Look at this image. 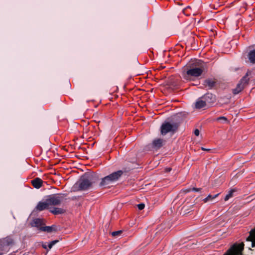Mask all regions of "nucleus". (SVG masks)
Segmentation results:
<instances>
[{
  "mask_svg": "<svg viewBox=\"0 0 255 255\" xmlns=\"http://www.w3.org/2000/svg\"><path fill=\"white\" fill-rule=\"evenodd\" d=\"M4 253H0V255H3Z\"/></svg>",
  "mask_w": 255,
  "mask_h": 255,
  "instance_id": "2f4dec72",
  "label": "nucleus"
},
{
  "mask_svg": "<svg viewBox=\"0 0 255 255\" xmlns=\"http://www.w3.org/2000/svg\"><path fill=\"white\" fill-rule=\"evenodd\" d=\"M207 106L204 100L202 98H199L195 103V107L197 109H201Z\"/></svg>",
  "mask_w": 255,
  "mask_h": 255,
  "instance_id": "4468645a",
  "label": "nucleus"
},
{
  "mask_svg": "<svg viewBox=\"0 0 255 255\" xmlns=\"http://www.w3.org/2000/svg\"><path fill=\"white\" fill-rule=\"evenodd\" d=\"M251 73L250 72H247L246 74L241 79L239 83L241 85H243L245 87L246 85L248 84L249 81V78L248 76Z\"/></svg>",
  "mask_w": 255,
  "mask_h": 255,
  "instance_id": "dca6fc26",
  "label": "nucleus"
},
{
  "mask_svg": "<svg viewBox=\"0 0 255 255\" xmlns=\"http://www.w3.org/2000/svg\"><path fill=\"white\" fill-rule=\"evenodd\" d=\"M235 192H236V190L235 189H232L230 191H229L228 193L226 195V196H225V197L224 198V200L225 201H227L230 198H231V197H233V194Z\"/></svg>",
  "mask_w": 255,
  "mask_h": 255,
  "instance_id": "412c9836",
  "label": "nucleus"
},
{
  "mask_svg": "<svg viewBox=\"0 0 255 255\" xmlns=\"http://www.w3.org/2000/svg\"><path fill=\"white\" fill-rule=\"evenodd\" d=\"M248 56L250 62L252 64H255V50L250 51Z\"/></svg>",
  "mask_w": 255,
  "mask_h": 255,
  "instance_id": "a211bd4d",
  "label": "nucleus"
},
{
  "mask_svg": "<svg viewBox=\"0 0 255 255\" xmlns=\"http://www.w3.org/2000/svg\"><path fill=\"white\" fill-rule=\"evenodd\" d=\"M165 170L167 172H169L171 170V168H167L165 169Z\"/></svg>",
  "mask_w": 255,
  "mask_h": 255,
  "instance_id": "c756f323",
  "label": "nucleus"
},
{
  "mask_svg": "<svg viewBox=\"0 0 255 255\" xmlns=\"http://www.w3.org/2000/svg\"><path fill=\"white\" fill-rule=\"evenodd\" d=\"M217 121L220 122L222 124L229 123V121L227 118L224 116L219 117L216 119Z\"/></svg>",
  "mask_w": 255,
  "mask_h": 255,
  "instance_id": "4be33fe9",
  "label": "nucleus"
},
{
  "mask_svg": "<svg viewBox=\"0 0 255 255\" xmlns=\"http://www.w3.org/2000/svg\"><path fill=\"white\" fill-rule=\"evenodd\" d=\"M39 230L47 233L56 232L58 230L57 226L55 225L51 226L41 227L39 228Z\"/></svg>",
  "mask_w": 255,
  "mask_h": 255,
  "instance_id": "9b49d317",
  "label": "nucleus"
},
{
  "mask_svg": "<svg viewBox=\"0 0 255 255\" xmlns=\"http://www.w3.org/2000/svg\"><path fill=\"white\" fill-rule=\"evenodd\" d=\"M244 244H235L232 246L227 251L224 255H243V251L244 250Z\"/></svg>",
  "mask_w": 255,
  "mask_h": 255,
  "instance_id": "39448f33",
  "label": "nucleus"
},
{
  "mask_svg": "<svg viewBox=\"0 0 255 255\" xmlns=\"http://www.w3.org/2000/svg\"><path fill=\"white\" fill-rule=\"evenodd\" d=\"M204 71V67L203 65L200 67H190L186 71V78H190L191 77H198L201 75Z\"/></svg>",
  "mask_w": 255,
  "mask_h": 255,
  "instance_id": "423d86ee",
  "label": "nucleus"
},
{
  "mask_svg": "<svg viewBox=\"0 0 255 255\" xmlns=\"http://www.w3.org/2000/svg\"><path fill=\"white\" fill-rule=\"evenodd\" d=\"M245 87L241 85L239 83L237 84L236 88L233 90V93L234 95H236L241 92L244 89Z\"/></svg>",
  "mask_w": 255,
  "mask_h": 255,
  "instance_id": "6ab92c4d",
  "label": "nucleus"
},
{
  "mask_svg": "<svg viewBox=\"0 0 255 255\" xmlns=\"http://www.w3.org/2000/svg\"><path fill=\"white\" fill-rule=\"evenodd\" d=\"M165 140L161 138H156L153 140L152 147L155 149H158L165 144Z\"/></svg>",
  "mask_w": 255,
  "mask_h": 255,
  "instance_id": "6e6552de",
  "label": "nucleus"
},
{
  "mask_svg": "<svg viewBox=\"0 0 255 255\" xmlns=\"http://www.w3.org/2000/svg\"><path fill=\"white\" fill-rule=\"evenodd\" d=\"M122 232H123L121 230L113 232L112 233V235L113 237H118L120 236L122 234Z\"/></svg>",
  "mask_w": 255,
  "mask_h": 255,
  "instance_id": "b1692460",
  "label": "nucleus"
},
{
  "mask_svg": "<svg viewBox=\"0 0 255 255\" xmlns=\"http://www.w3.org/2000/svg\"><path fill=\"white\" fill-rule=\"evenodd\" d=\"M31 225L32 227L40 228L43 225V221L41 219L36 218L32 221V222L31 223Z\"/></svg>",
  "mask_w": 255,
  "mask_h": 255,
  "instance_id": "2eb2a0df",
  "label": "nucleus"
},
{
  "mask_svg": "<svg viewBox=\"0 0 255 255\" xmlns=\"http://www.w3.org/2000/svg\"><path fill=\"white\" fill-rule=\"evenodd\" d=\"M47 247L48 248V250L51 249L52 248V245L50 244V243H49V244H47Z\"/></svg>",
  "mask_w": 255,
  "mask_h": 255,
  "instance_id": "c85d7f7f",
  "label": "nucleus"
},
{
  "mask_svg": "<svg viewBox=\"0 0 255 255\" xmlns=\"http://www.w3.org/2000/svg\"><path fill=\"white\" fill-rule=\"evenodd\" d=\"M31 184L34 188L39 189L42 186L43 181L37 177L31 181Z\"/></svg>",
  "mask_w": 255,
  "mask_h": 255,
  "instance_id": "ddd939ff",
  "label": "nucleus"
},
{
  "mask_svg": "<svg viewBox=\"0 0 255 255\" xmlns=\"http://www.w3.org/2000/svg\"><path fill=\"white\" fill-rule=\"evenodd\" d=\"M199 133H200V131L199 130V129H196L195 130H194V134L196 135V136H198L199 135Z\"/></svg>",
  "mask_w": 255,
  "mask_h": 255,
  "instance_id": "a878e982",
  "label": "nucleus"
},
{
  "mask_svg": "<svg viewBox=\"0 0 255 255\" xmlns=\"http://www.w3.org/2000/svg\"><path fill=\"white\" fill-rule=\"evenodd\" d=\"M67 196L66 194H54L50 195L47 198L49 206H58L60 205Z\"/></svg>",
  "mask_w": 255,
  "mask_h": 255,
  "instance_id": "20e7f679",
  "label": "nucleus"
},
{
  "mask_svg": "<svg viewBox=\"0 0 255 255\" xmlns=\"http://www.w3.org/2000/svg\"><path fill=\"white\" fill-rule=\"evenodd\" d=\"M123 173L124 172L122 170H118L102 178L101 181L99 184V186L103 188L110 187V185L111 184L118 181L120 178L123 174Z\"/></svg>",
  "mask_w": 255,
  "mask_h": 255,
  "instance_id": "f03ea898",
  "label": "nucleus"
},
{
  "mask_svg": "<svg viewBox=\"0 0 255 255\" xmlns=\"http://www.w3.org/2000/svg\"><path fill=\"white\" fill-rule=\"evenodd\" d=\"M98 177L93 173H85L79 179L78 184L80 190L85 191L91 189L97 182Z\"/></svg>",
  "mask_w": 255,
  "mask_h": 255,
  "instance_id": "f257e3e1",
  "label": "nucleus"
},
{
  "mask_svg": "<svg viewBox=\"0 0 255 255\" xmlns=\"http://www.w3.org/2000/svg\"><path fill=\"white\" fill-rule=\"evenodd\" d=\"M219 195V193L217 194L216 195H209L206 198H205L203 200V201H204V202L205 203H206V202H209V201H212L213 199H214L216 197H217Z\"/></svg>",
  "mask_w": 255,
  "mask_h": 255,
  "instance_id": "aec40b11",
  "label": "nucleus"
},
{
  "mask_svg": "<svg viewBox=\"0 0 255 255\" xmlns=\"http://www.w3.org/2000/svg\"><path fill=\"white\" fill-rule=\"evenodd\" d=\"M42 247L44 249L47 250L48 247H47V245L46 244V243L43 244L42 245Z\"/></svg>",
  "mask_w": 255,
  "mask_h": 255,
  "instance_id": "cd10ccee",
  "label": "nucleus"
},
{
  "mask_svg": "<svg viewBox=\"0 0 255 255\" xmlns=\"http://www.w3.org/2000/svg\"><path fill=\"white\" fill-rule=\"evenodd\" d=\"M49 206V204L47 202V200L46 199L45 202H39L36 207V209L37 211H42L48 209Z\"/></svg>",
  "mask_w": 255,
  "mask_h": 255,
  "instance_id": "9d476101",
  "label": "nucleus"
},
{
  "mask_svg": "<svg viewBox=\"0 0 255 255\" xmlns=\"http://www.w3.org/2000/svg\"><path fill=\"white\" fill-rule=\"evenodd\" d=\"M59 242L58 240H54L50 242V244L53 246L54 245H55L57 243Z\"/></svg>",
  "mask_w": 255,
  "mask_h": 255,
  "instance_id": "bb28decb",
  "label": "nucleus"
},
{
  "mask_svg": "<svg viewBox=\"0 0 255 255\" xmlns=\"http://www.w3.org/2000/svg\"><path fill=\"white\" fill-rule=\"evenodd\" d=\"M202 190L201 188H190L185 190L186 193L189 192L190 191H194V192H200Z\"/></svg>",
  "mask_w": 255,
  "mask_h": 255,
  "instance_id": "5701e85b",
  "label": "nucleus"
},
{
  "mask_svg": "<svg viewBox=\"0 0 255 255\" xmlns=\"http://www.w3.org/2000/svg\"><path fill=\"white\" fill-rule=\"evenodd\" d=\"M138 209L139 210H142L145 207V204L144 203H140L137 205Z\"/></svg>",
  "mask_w": 255,
  "mask_h": 255,
  "instance_id": "393cba45",
  "label": "nucleus"
},
{
  "mask_svg": "<svg viewBox=\"0 0 255 255\" xmlns=\"http://www.w3.org/2000/svg\"><path fill=\"white\" fill-rule=\"evenodd\" d=\"M179 126V124L176 122H165L160 127L161 134L165 135L168 133H174L177 130Z\"/></svg>",
  "mask_w": 255,
  "mask_h": 255,
  "instance_id": "7ed1b4c3",
  "label": "nucleus"
},
{
  "mask_svg": "<svg viewBox=\"0 0 255 255\" xmlns=\"http://www.w3.org/2000/svg\"><path fill=\"white\" fill-rule=\"evenodd\" d=\"M202 150H207V151L210 150V149H205V148H204L203 147H202Z\"/></svg>",
  "mask_w": 255,
  "mask_h": 255,
  "instance_id": "7c9ffc66",
  "label": "nucleus"
},
{
  "mask_svg": "<svg viewBox=\"0 0 255 255\" xmlns=\"http://www.w3.org/2000/svg\"><path fill=\"white\" fill-rule=\"evenodd\" d=\"M14 244V241L10 236H7L6 238L0 240V251H5L8 252V250H5V248L12 246Z\"/></svg>",
  "mask_w": 255,
  "mask_h": 255,
  "instance_id": "0eeeda50",
  "label": "nucleus"
},
{
  "mask_svg": "<svg viewBox=\"0 0 255 255\" xmlns=\"http://www.w3.org/2000/svg\"><path fill=\"white\" fill-rule=\"evenodd\" d=\"M206 104H212L215 101V96L212 93H207L202 97Z\"/></svg>",
  "mask_w": 255,
  "mask_h": 255,
  "instance_id": "1a4fd4ad",
  "label": "nucleus"
},
{
  "mask_svg": "<svg viewBox=\"0 0 255 255\" xmlns=\"http://www.w3.org/2000/svg\"><path fill=\"white\" fill-rule=\"evenodd\" d=\"M216 82L215 79H207L204 81L203 84L209 89H212L216 86Z\"/></svg>",
  "mask_w": 255,
  "mask_h": 255,
  "instance_id": "f8f14e48",
  "label": "nucleus"
},
{
  "mask_svg": "<svg viewBox=\"0 0 255 255\" xmlns=\"http://www.w3.org/2000/svg\"><path fill=\"white\" fill-rule=\"evenodd\" d=\"M49 211L54 215H59L64 213L65 210L62 208L54 207L52 209H50Z\"/></svg>",
  "mask_w": 255,
  "mask_h": 255,
  "instance_id": "f3484780",
  "label": "nucleus"
}]
</instances>
